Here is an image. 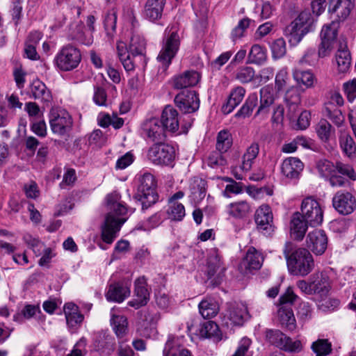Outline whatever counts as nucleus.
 <instances>
[{"label":"nucleus","mask_w":356,"mask_h":356,"mask_svg":"<svg viewBox=\"0 0 356 356\" xmlns=\"http://www.w3.org/2000/svg\"><path fill=\"white\" fill-rule=\"evenodd\" d=\"M120 200V195L116 192L106 196V204L109 211L102 228V238L108 244L113 243L121 226L127 220V218L120 217L127 213V209Z\"/></svg>","instance_id":"1"},{"label":"nucleus","mask_w":356,"mask_h":356,"mask_svg":"<svg viewBox=\"0 0 356 356\" xmlns=\"http://www.w3.org/2000/svg\"><path fill=\"white\" fill-rule=\"evenodd\" d=\"M293 243L287 241L283 249L289 271L294 275L305 277L314 268L313 257L306 248H300L293 251Z\"/></svg>","instance_id":"2"},{"label":"nucleus","mask_w":356,"mask_h":356,"mask_svg":"<svg viewBox=\"0 0 356 356\" xmlns=\"http://www.w3.org/2000/svg\"><path fill=\"white\" fill-rule=\"evenodd\" d=\"M138 182L137 193L134 197L141 203L142 209L145 210L158 201L156 182L154 177L149 172L140 175Z\"/></svg>","instance_id":"3"},{"label":"nucleus","mask_w":356,"mask_h":356,"mask_svg":"<svg viewBox=\"0 0 356 356\" xmlns=\"http://www.w3.org/2000/svg\"><path fill=\"white\" fill-rule=\"evenodd\" d=\"M180 46V38L176 30L172 28L165 30L161 49L157 56V60L165 70L171 64L172 60L176 56Z\"/></svg>","instance_id":"4"},{"label":"nucleus","mask_w":356,"mask_h":356,"mask_svg":"<svg viewBox=\"0 0 356 356\" xmlns=\"http://www.w3.org/2000/svg\"><path fill=\"white\" fill-rule=\"evenodd\" d=\"M81 60V54L78 48L67 44L63 46L54 58V64L60 71L69 72L76 68Z\"/></svg>","instance_id":"5"},{"label":"nucleus","mask_w":356,"mask_h":356,"mask_svg":"<svg viewBox=\"0 0 356 356\" xmlns=\"http://www.w3.org/2000/svg\"><path fill=\"white\" fill-rule=\"evenodd\" d=\"M296 298L297 296L290 288L280 298L278 318L281 325L289 331H293L296 328V318L291 307V305Z\"/></svg>","instance_id":"6"},{"label":"nucleus","mask_w":356,"mask_h":356,"mask_svg":"<svg viewBox=\"0 0 356 356\" xmlns=\"http://www.w3.org/2000/svg\"><path fill=\"white\" fill-rule=\"evenodd\" d=\"M147 159L154 165H170L175 159V148L164 143H156L149 148Z\"/></svg>","instance_id":"7"},{"label":"nucleus","mask_w":356,"mask_h":356,"mask_svg":"<svg viewBox=\"0 0 356 356\" xmlns=\"http://www.w3.org/2000/svg\"><path fill=\"white\" fill-rule=\"evenodd\" d=\"M301 217L312 227L320 225L323 220V211L319 202L313 197L302 200L300 207Z\"/></svg>","instance_id":"8"},{"label":"nucleus","mask_w":356,"mask_h":356,"mask_svg":"<svg viewBox=\"0 0 356 356\" xmlns=\"http://www.w3.org/2000/svg\"><path fill=\"white\" fill-rule=\"evenodd\" d=\"M49 124L53 133L63 136L72 129L73 120L66 110L56 108L50 111Z\"/></svg>","instance_id":"9"},{"label":"nucleus","mask_w":356,"mask_h":356,"mask_svg":"<svg viewBox=\"0 0 356 356\" xmlns=\"http://www.w3.org/2000/svg\"><path fill=\"white\" fill-rule=\"evenodd\" d=\"M337 36L336 24L332 22L325 25L321 32V43L318 46V54L320 58H325L330 55Z\"/></svg>","instance_id":"10"},{"label":"nucleus","mask_w":356,"mask_h":356,"mask_svg":"<svg viewBox=\"0 0 356 356\" xmlns=\"http://www.w3.org/2000/svg\"><path fill=\"white\" fill-rule=\"evenodd\" d=\"M175 103L184 113H194L200 107L198 95L194 90L181 91L175 96Z\"/></svg>","instance_id":"11"},{"label":"nucleus","mask_w":356,"mask_h":356,"mask_svg":"<svg viewBox=\"0 0 356 356\" xmlns=\"http://www.w3.org/2000/svg\"><path fill=\"white\" fill-rule=\"evenodd\" d=\"M334 208L342 215H348L356 209V199L348 191H338L332 198Z\"/></svg>","instance_id":"12"},{"label":"nucleus","mask_w":356,"mask_h":356,"mask_svg":"<svg viewBox=\"0 0 356 356\" xmlns=\"http://www.w3.org/2000/svg\"><path fill=\"white\" fill-rule=\"evenodd\" d=\"M307 250L316 255H322L327 248V237L322 229L310 232L306 238Z\"/></svg>","instance_id":"13"},{"label":"nucleus","mask_w":356,"mask_h":356,"mask_svg":"<svg viewBox=\"0 0 356 356\" xmlns=\"http://www.w3.org/2000/svg\"><path fill=\"white\" fill-rule=\"evenodd\" d=\"M225 270L222 266L220 258L216 250L210 252L207 259V274L209 280H211L213 285L220 283Z\"/></svg>","instance_id":"14"},{"label":"nucleus","mask_w":356,"mask_h":356,"mask_svg":"<svg viewBox=\"0 0 356 356\" xmlns=\"http://www.w3.org/2000/svg\"><path fill=\"white\" fill-rule=\"evenodd\" d=\"M143 134L153 142L159 143L165 138V131L157 118L146 120L142 125Z\"/></svg>","instance_id":"15"},{"label":"nucleus","mask_w":356,"mask_h":356,"mask_svg":"<svg viewBox=\"0 0 356 356\" xmlns=\"http://www.w3.org/2000/svg\"><path fill=\"white\" fill-rule=\"evenodd\" d=\"M149 297L147 289V282L144 277H139L135 281L134 298L128 302L130 307L138 309L145 305Z\"/></svg>","instance_id":"16"},{"label":"nucleus","mask_w":356,"mask_h":356,"mask_svg":"<svg viewBox=\"0 0 356 356\" xmlns=\"http://www.w3.org/2000/svg\"><path fill=\"white\" fill-rule=\"evenodd\" d=\"M277 98L275 88L270 85H267L260 90V104L255 115L266 116L270 111V108L274 104Z\"/></svg>","instance_id":"17"},{"label":"nucleus","mask_w":356,"mask_h":356,"mask_svg":"<svg viewBox=\"0 0 356 356\" xmlns=\"http://www.w3.org/2000/svg\"><path fill=\"white\" fill-rule=\"evenodd\" d=\"M303 169V163L296 157H288L282 161L281 165L282 175L291 180L298 179Z\"/></svg>","instance_id":"18"},{"label":"nucleus","mask_w":356,"mask_h":356,"mask_svg":"<svg viewBox=\"0 0 356 356\" xmlns=\"http://www.w3.org/2000/svg\"><path fill=\"white\" fill-rule=\"evenodd\" d=\"M159 121L165 131L175 133L179 129V113L172 106L164 108Z\"/></svg>","instance_id":"19"},{"label":"nucleus","mask_w":356,"mask_h":356,"mask_svg":"<svg viewBox=\"0 0 356 356\" xmlns=\"http://www.w3.org/2000/svg\"><path fill=\"white\" fill-rule=\"evenodd\" d=\"M273 218L271 209L267 204L260 206L255 212V222L260 230L272 231Z\"/></svg>","instance_id":"20"},{"label":"nucleus","mask_w":356,"mask_h":356,"mask_svg":"<svg viewBox=\"0 0 356 356\" xmlns=\"http://www.w3.org/2000/svg\"><path fill=\"white\" fill-rule=\"evenodd\" d=\"M183 341L184 337L169 336L163 349V356H191V353L183 346Z\"/></svg>","instance_id":"21"},{"label":"nucleus","mask_w":356,"mask_h":356,"mask_svg":"<svg viewBox=\"0 0 356 356\" xmlns=\"http://www.w3.org/2000/svg\"><path fill=\"white\" fill-rule=\"evenodd\" d=\"M200 79V74L195 70H186L175 76L173 86L176 89H182L196 86Z\"/></svg>","instance_id":"22"},{"label":"nucleus","mask_w":356,"mask_h":356,"mask_svg":"<svg viewBox=\"0 0 356 356\" xmlns=\"http://www.w3.org/2000/svg\"><path fill=\"white\" fill-rule=\"evenodd\" d=\"M130 286L131 283L129 282L110 285L106 295V299L109 301L122 302L130 295Z\"/></svg>","instance_id":"23"},{"label":"nucleus","mask_w":356,"mask_h":356,"mask_svg":"<svg viewBox=\"0 0 356 356\" xmlns=\"http://www.w3.org/2000/svg\"><path fill=\"white\" fill-rule=\"evenodd\" d=\"M110 323L118 338H123L128 334L129 323L127 317L117 313L114 309L111 311Z\"/></svg>","instance_id":"24"},{"label":"nucleus","mask_w":356,"mask_h":356,"mask_svg":"<svg viewBox=\"0 0 356 356\" xmlns=\"http://www.w3.org/2000/svg\"><path fill=\"white\" fill-rule=\"evenodd\" d=\"M165 4V0H147L144 6L143 15L151 22L159 20Z\"/></svg>","instance_id":"25"},{"label":"nucleus","mask_w":356,"mask_h":356,"mask_svg":"<svg viewBox=\"0 0 356 356\" xmlns=\"http://www.w3.org/2000/svg\"><path fill=\"white\" fill-rule=\"evenodd\" d=\"M350 0H329V12L335 13L340 20H344L350 15L353 8Z\"/></svg>","instance_id":"26"},{"label":"nucleus","mask_w":356,"mask_h":356,"mask_svg":"<svg viewBox=\"0 0 356 356\" xmlns=\"http://www.w3.org/2000/svg\"><path fill=\"white\" fill-rule=\"evenodd\" d=\"M308 225L309 223L301 217L300 212H296L291 220V234L296 240L301 241L305 235Z\"/></svg>","instance_id":"27"},{"label":"nucleus","mask_w":356,"mask_h":356,"mask_svg":"<svg viewBox=\"0 0 356 356\" xmlns=\"http://www.w3.org/2000/svg\"><path fill=\"white\" fill-rule=\"evenodd\" d=\"M309 280L314 293L326 294L330 287L329 277L324 272H316Z\"/></svg>","instance_id":"28"},{"label":"nucleus","mask_w":356,"mask_h":356,"mask_svg":"<svg viewBox=\"0 0 356 356\" xmlns=\"http://www.w3.org/2000/svg\"><path fill=\"white\" fill-rule=\"evenodd\" d=\"M227 212L229 216L234 218L242 219L252 212V207L247 201L241 200L228 204Z\"/></svg>","instance_id":"29"},{"label":"nucleus","mask_w":356,"mask_h":356,"mask_svg":"<svg viewBox=\"0 0 356 356\" xmlns=\"http://www.w3.org/2000/svg\"><path fill=\"white\" fill-rule=\"evenodd\" d=\"M263 260L261 254L254 248L251 247L248 250L241 266L246 269L258 270L261 267Z\"/></svg>","instance_id":"30"},{"label":"nucleus","mask_w":356,"mask_h":356,"mask_svg":"<svg viewBox=\"0 0 356 356\" xmlns=\"http://www.w3.org/2000/svg\"><path fill=\"white\" fill-rule=\"evenodd\" d=\"M308 33V29L303 28L296 20L293 21L284 30V34L289 38L291 43L296 44L300 42L303 36Z\"/></svg>","instance_id":"31"},{"label":"nucleus","mask_w":356,"mask_h":356,"mask_svg":"<svg viewBox=\"0 0 356 356\" xmlns=\"http://www.w3.org/2000/svg\"><path fill=\"white\" fill-rule=\"evenodd\" d=\"M245 94V90L241 86L233 89L227 104L222 108V112L225 114L230 113L242 102Z\"/></svg>","instance_id":"32"},{"label":"nucleus","mask_w":356,"mask_h":356,"mask_svg":"<svg viewBox=\"0 0 356 356\" xmlns=\"http://www.w3.org/2000/svg\"><path fill=\"white\" fill-rule=\"evenodd\" d=\"M31 93L35 99L41 102L49 103L52 100V95L45 84L42 81H34L31 86Z\"/></svg>","instance_id":"33"},{"label":"nucleus","mask_w":356,"mask_h":356,"mask_svg":"<svg viewBox=\"0 0 356 356\" xmlns=\"http://www.w3.org/2000/svg\"><path fill=\"white\" fill-rule=\"evenodd\" d=\"M259 152V146L257 143H252L246 149L242 157L240 168L245 172L252 168V163Z\"/></svg>","instance_id":"34"},{"label":"nucleus","mask_w":356,"mask_h":356,"mask_svg":"<svg viewBox=\"0 0 356 356\" xmlns=\"http://www.w3.org/2000/svg\"><path fill=\"white\" fill-rule=\"evenodd\" d=\"M66 321L70 327L80 325L83 320V316L79 312L78 307L73 303H67L64 306Z\"/></svg>","instance_id":"35"},{"label":"nucleus","mask_w":356,"mask_h":356,"mask_svg":"<svg viewBox=\"0 0 356 356\" xmlns=\"http://www.w3.org/2000/svg\"><path fill=\"white\" fill-rule=\"evenodd\" d=\"M335 63L341 73L346 72L351 64V56L346 47H340L335 54Z\"/></svg>","instance_id":"36"},{"label":"nucleus","mask_w":356,"mask_h":356,"mask_svg":"<svg viewBox=\"0 0 356 356\" xmlns=\"http://www.w3.org/2000/svg\"><path fill=\"white\" fill-rule=\"evenodd\" d=\"M250 314L248 307L245 304H237L234 306L229 313V319L233 324L241 325L243 323L249 319Z\"/></svg>","instance_id":"37"},{"label":"nucleus","mask_w":356,"mask_h":356,"mask_svg":"<svg viewBox=\"0 0 356 356\" xmlns=\"http://www.w3.org/2000/svg\"><path fill=\"white\" fill-rule=\"evenodd\" d=\"M284 99L289 106V115L291 118H293L295 117L293 113L298 108L300 102L298 89L296 87L289 88L285 93Z\"/></svg>","instance_id":"38"},{"label":"nucleus","mask_w":356,"mask_h":356,"mask_svg":"<svg viewBox=\"0 0 356 356\" xmlns=\"http://www.w3.org/2000/svg\"><path fill=\"white\" fill-rule=\"evenodd\" d=\"M219 307L213 299H205L199 304V312L204 318L214 317L218 312Z\"/></svg>","instance_id":"39"},{"label":"nucleus","mask_w":356,"mask_h":356,"mask_svg":"<svg viewBox=\"0 0 356 356\" xmlns=\"http://www.w3.org/2000/svg\"><path fill=\"white\" fill-rule=\"evenodd\" d=\"M267 59L266 49L259 44H254L248 55V62L256 65L263 64Z\"/></svg>","instance_id":"40"},{"label":"nucleus","mask_w":356,"mask_h":356,"mask_svg":"<svg viewBox=\"0 0 356 356\" xmlns=\"http://www.w3.org/2000/svg\"><path fill=\"white\" fill-rule=\"evenodd\" d=\"M266 340L281 350L286 334L277 329H266L264 332Z\"/></svg>","instance_id":"41"},{"label":"nucleus","mask_w":356,"mask_h":356,"mask_svg":"<svg viewBox=\"0 0 356 356\" xmlns=\"http://www.w3.org/2000/svg\"><path fill=\"white\" fill-rule=\"evenodd\" d=\"M325 115L337 127L341 126L345 120V118L341 111L331 103H327L325 106Z\"/></svg>","instance_id":"42"},{"label":"nucleus","mask_w":356,"mask_h":356,"mask_svg":"<svg viewBox=\"0 0 356 356\" xmlns=\"http://www.w3.org/2000/svg\"><path fill=\"white\" fill-rule=\"evenodd\" d=\"M340 146L346 156L353 157L356 153V144L353 138L346 133H342L339 138Z\"/></svg>","instance_id":"43"},{"label":"nucleus","mask_w":356,"mask_h":356,"mask_svg":"<svg viewBox=\"0 0 356 356\" xmlns=\"http://www.w3.org/2000/svg\"><path fill=\"white\" fill-rule=\"evenodd\" d=\"M258 102L257 95L255 93L251 94L247 98L245 104L238 111L235 116L237 118H245L251 115L254 108L257 106Z\"/></svg>","instance_id":"44"},{"label":"nucleus","mask_w":356,"mask_h":356,"mask_svg":"<svg viewBox=\"0 0 356 356\" xmlns=\"http://www.w3.org/2000/svg\"><path fill=\"white\" fill-rule=\"evenodd\" d=\"M232 145L231 134L227 130L220 131L217 136L216 149L220 153L226 152Z\"/></svg>","instance_id":"45"},{"label":"nucleus","mask_w":356,"mask_h":356,"mask_svg":"<svg viewBox=\"0 0 356 356\" xmlns=\"http://www.w3.org/2000/svg\"><path fill=\"white\" fill-rule=\"evenodd\" d=\"M167 214L169 219L181 221L186 215L185 208L181 203L173 201L169 202Z\"/></svg>","instance_id":"46"},{"label":"nucleus","mask_w":356,"mask_h":356,"mask_svg":"<svg viewBox=\"0 0 356 356\" xmlns=\"http://www.w3.org/2000/svg\"><path fill=\"white\" fill-rule=\"evenodd\" d=\"M145 41L139 35H133L129 44V51L133 56L143 55L145 51Z\"/></svg>","instance_id":"47"},{"label":"nucleus","mask_w":356,"mask_h":356,"mask_svg":"<svg viewBox=\"0 0 356 356\" xmlns=\"http://www.w3.org/2000/svg\"><path fill=\"white\" fill-rule=\"evenodd\" d=\"M294 79L307 88L312 87L314 85V77L309 71H302L295 70L293 73Z\"/></svg>","instance_id":"48"},{"label":"nucleus","mask_w":356,"mask_h":356,"mask_svg":"<svg viewBox=\"0 0 356 356\" xmlns=\"http://www.w3.org/2000/svg\"><path fill=\"white\" fill-rule=\"evenodd\" d=\"M255 76V71L252 67L242 66L237 69L235 78L242 83L250 82Z\"/></svg>","instance_id":"49"},{"label":"nucleus","mask_w":356,"mask_h":356,"mask_svg":"<svg viewBox=\"0 0 356 356\" xmlns=\"http://www.w3.org/2000/svg\"><path fill=\"white\" fill-rule=\"evenodd\" d=\"M316 132L322 141L326 142L330 137L332 125L326 120L322 119L316 126Z\"/></svg>","instance_id":"50"},{"label":"nucleus","mask_w":356,"mask_h":356,"mask_svg":"<svg viewBox=\"0 0 356 356\" xmlns=\"http://www.w3.org/2000/svg\"><path fill=\"white\" fill-rule=\"evenodd\" d=\"M117 13L114 9L109 10L105 15L104 26L106 34L111 37L116 28Z\"/></svg>","instance_id":"51"},{"label":"nucleus","mask_w":356,"mask_h":356,"mask_svg":"<svg viewBox=\"0 0 356 356\" xmlns=\"http://www.w3.org/2000/svg\"><path fill=\"white\" fill-rule=\"evenodd\" d=\"M219 332L218 325L211 321H207L202 324L200 329V334L202 337L209 338L218 336Z\"/></svg>","instance_id":"52"},{"label":"nucleus","mask_w":356,"mask_h":356,"mask_svg":"<svg viewBox=\"0 0 356 356\" xmlns=\"http://www.w3.org/2000/svg\"><path fill=\"white\" fill-rule=\"evenodd\" d=\"M317 169L322 177H330L336 173V165L327 160H320L317 163Z\"/></svg>","instance_id":"53"},{"label":"nucleus","mask_w":356,"mask_h":356,"mask_svg":"<svg viewBox=\"0 0 356 356\" xmlns=\"http://www.w3.org/2000/svg\"><path fill=\"white\" fill-rule=\"evenodd\" d=\"M316 356H325L331 352V344L326 339H318L312 345Z\"/></svg>","instance_id":"54"},{"label":"nucleus","mask_w":356,"mask_h":356,"mask_svg":"<svg viewBox=\"0 0 356 356\" xmlns=\"http://www.w3.org/2000/svg\"><path fill=\"white\" fill-rule=\"evenodd\" d=\"M283 345L281 350L289 353H298L302 350V345L300 340H293L291 337L286 335V339L283 341Z\"/></svg>","instance_id":"55"},{"label":"nucleus","mask_w":356,"mask_h":356,"mask_svg":"<svg viewBox=\"0 0 356 356\" xmlns=\"http://www.w3.org/2000/svg\"><path fill=\"white\" fill-rule=\"evenodd\" d=\"M223 153L220 152H212L207 158V164L212 168H217L218 167L224 166L226 165L227 161L222 156Z\"/></svg>","instance_id":"56"},{"label":"nucleus","mask_w":356,"mask_h":356,"mask_svg":"<svg viewBox=\"0 0 356 356\" xmlns=\"http://www.w3.org/2000/svg\"><path fill=\"white\" fill-rule=\"evenodd\" d=\"M270 48L273 57L275 58L283 57L286 52V42L283 38L275 40L271 44Z\"/></svg>","instance_id":"57"},{"label":"nucleus","mask_w":356,"mask_h":356,"mask_svg":"<svg viewBox=\"0 0 356 356\" xmlns=\"http://www.w3.org/2000/svg\"><path fill=\"white\" fill-rule=\"evenodd\" d=\"M252 341L249 338H242L232 356H252V353L249 350Z\"/></svg>","instance_id":"58"},{"label":"nucleus","mask_w":356,"mask_h":356,"mask_svg":"<svg viewBox=\"0 0 356 356\" xmlns=\"http://www.w3.org/2000/svg\"><path fill=\"white\" fill-rule=\"evenodd\" d=\"M343 90L349 102H353L356 98V79L354 78L343 84Z\"/></svg>","instance_id":"59"},{"label":"nucleus","mask_w":356,"mask_h":356,"mask_svg":"<svg viewBox=\"0 0 356 356\" xmlns=\"http://www.w3.org/2000/svg\"><path fill=\"white\" fill-rule=\"evenodd\" d=\"M336 172L345 175L351 180L355 181L356 179V173L350 165L337 162L336 163Z\"/></svg>","instance_id":"60"},{"label":"nucleus","mask_w":356,"mask_h":356,"mask_svg":"<svg viewBox=\"0 0 356 356\" xmlns=\"http://www.w3.org/2000/svg\"><path fill=\"white\" fill-rule=\"evenodd\" d=\"M319 58L314 49H308L299 62L301 64L314 65L317 63Z\"/></svg>","instance_id":"61"},{"label":"nucleus","mask_w":356,"mask_h":356,"mask_svg":"<svg viewBox=\"0 0 356 356\" xmlns=\"http://www.w3.org/2000/svg\"><path fill=\"white\" fill-rule=\"evenodd\" d=\"M289 76L286 69H281L275 76V88L277 91L283 90L286 85Z\"/></svg>","instance_id":"62"},{"label":"nucleus","mask_w":356,"mask_h":356,"mask_svg":"<svg viewBox=\"0 0 356 356\" xmlns=\"http://www.w3.org/2000/svg\"><path fill=\"white\" fill-rule=\"evenodd\" d=\"M295 20L303 28L308 29V31H309V28L313 22V19L309 10H304L301 12Z\"/></svg>","instance_id":"63"},{"label":"nucleus","mask_w":356,"mask_h":356,"mask_svg":"<svg viewBox=\"0 0 356 356\" xmlns=\"http://www.w3.org/2000/svg\"><path fill=\"white\" fill-rule=\"evenodd\" d=\"M86 341L83 338L78 341L70 353L65 356H85L86 353Z\"/></svg>","instance_id":"64"}]
</instances>
